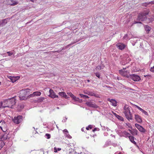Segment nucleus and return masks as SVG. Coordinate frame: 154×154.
Listing matches in <instances>:
<instances>
[{
    "label": "nucleus",
    "mask_w": 154,
    "mask_h": 154,
    "mask_svg": "<svg viewBox=\"0 0 154 154\" xmlns=\"http://www.w3.org/2000/svg\"><path fill=\"white\" fill-rule=\"evenodd\" d=\"M16 78H17V79H18L20 78V77L19 76H17Z\"/></svg>",
    "instance_id": "nucleus-60"
},
{
    "label": "nucleus",
    "mask_w": 154,
    "mask_h": 154,
    "mask_svg": "<svg viewBox=\"0 0 154 154\" xmlns=\"http://www.w3.org/2000/svg\"><path fill=\"white\" fill-rule=\"evenodd\" d=\"M87 81L88 82H90V81L88 79L87 80Z\"/></svg>",
    "instance_id": "nucleus-57"
},
{
    "label": "nucleus",
    "mask_w": 154,
    "mask_h": 154,
    "mask_svg": "<svg viewBox=\"0 0 154 154\" xmlns=\"http://www.w3.org/2000/svg\"><path fill=\"white\" fill-rule=\"evenodd\" d=\"M135 125V126L140 131L142 132H144L145 131V129L142 126L138 124H136Z\"/></svg>",
    "instance_id": "nucleus-11"
},
{
    "label": "nucleus",
    "mask_w": 154,
    "mask_h": 154,
    "mask_svg": "<svg viewBox=\"0 0 154 154\" xmlns=\"http://www.w3.org/2000/svg\"><path fill=\"white\" fill-rule=\"evenodd\" d=\"M135 119L138 122L140 123L142 122L141 117L138 115H135Z\"/></svg>",
    "instance_id": "nucleus-13"
},
{
    "label": "nucleus",
    "mask_w": 154,
    "mask_h": 154,
    "mask_svg": "<svg viewBox=\"0 0 154 154\" xmlns=\"http://www.w3.org/2000/svg\"><path fill=\"white\" fill-rule=\"evenodd\" d=\"M108 101L112 103V106H116V105H117L116 101L115 99H110L109 98L108 99Z\"/></svg>",
    "instance_id": "nucleus-14"
},
{
    "label": "nucleus",
    "mask_w": 154,
    "mask_h": 154,
    "mask_svg": "<svg viewBox=\"0 0 154 154\" xmlns=\"http://www.w3.org/2000/svg\"><path fill=\"white\" fill-rule=\"evenodd\" d=\"M118 154H122L121 152H119Z\"/></svg>",
    "instance_id": "nucleus-64"
},
{
    "label": "nucleus",
    "mask_w": 154,
    "mask_h": 154,
    "mask_svg": "<svg viewBox=\"0 0 154 154\" xmlns=\"http://www.w3.org/2000/svg\"><path fill=\"white\" fill-rule=\"evenodd\" d=\"M101 66V67H103H103H104V66H103V65H101V66Z\"/></svg>",
    "instance_id": "nucleus-61"
},
{
    "label": "nucleus",
    "mask_w": 154,
    "mask_h": 154,
    "mask_svg": "<svg viewBox=\"0 0 154 154\" xmlns=\"http://www.w3.org/2000/svg\"><path fill=\"white\" fill-rule=\"evenodd\" d=\"M148 20H149V22H152L154 20V16L152 15L150 17H149Z\"/></svg>",
    "instance_id": "nucleus-26"
},
{
    "label": "nucleus",
    "mask_w": 154,
    "mask_h": 154,
    "mask_svg": "<svg viewBox=\"0 0 154 154\" xmlns=\"http://www.w3.org/2000/svg\"><path fill=\"white\" fill-rule=\"evenodd\" d=\"M5 145V143L3 141L0 140V149H1L3 146Z\"/></svg>",
    "instance_id": "nucleus-23"
},
{
    "label": "nucleus",
    "mask_w": 154,
    "mask_h": 154,
    "mask_svg": "<svg viewBox=\"0 0 154 154\" xmlns=\"http://www.w3.org/2000/svg\"><path fill=\"white\" fill-rule=\"evenodd\" d=\"M11 2L13 3L11 5H17L18 3L16 1L14 2L13 0H11Z\"/></svg>",
    "instance_id": "nucleus-32"
},
{
    "label": "nucleus",
    "mask_w": 154,
    "mask_h": 154,
    "mask_svg": "<svg viewBox=\"0 0 154 154\" xmlns=\"http://www.w3.org/2000/svg\"><path fill=\"white\" fill-rule=\"evenodd\" d=\"M131 107L127 105H125L124 107V113L126 118L128 120H132L133 118L131 113L130 112Z\"/></svg>",
    "instance_id": "nucleus-2"
},
{
    "label": "nucleus",
    "mask_w": 154,
    "mask_h": 154,
    "mask_svg": "<svg viewBox=\"0 0 154 154\" xmlns=\"http://www.w3.org/2000/svg\"><path fill=\"white\" fill-rule=\"evenodd\" d=\"M49 94L48 96L52 98H55L56 97H58V96L56 95L54 91L52 89H50L49 91Z\"/></svg>",
    "instance_id": "nucleus-10"
},
{
    "label": "nucleus",
    "mask_w": 154,
    "mask_h": 154,
    "mask_svg": "<svg viewBox=\"0 0 154 154\" xmlns=\"http://www.w3.org/2000/svg\"><path fill=\"white\" fill-rule=\"evenodd\" d=\"M109 143H110L109 142H108V141L106 142L104 145V147H106V146H108L109 145Z\"/></svg>",
    "instance_id": "nucleus-36"
},
{
    "label": "nucleus",
    "mask_w": 154,
    "mask_h": 154,
    "mask_svg": "<svg viewBox=\"0 0 154 154\" xmlns=\"http://www.w3.org/2000/svg\"><path fill=\"white\" fill-rule=\"evenodd\" d=\"M145 29L146 31L149 32L150 31V30L151 29V28L149 26L147 25L145 27Z\"/></svg>",
    "instance_id": "nucleus-25"
},
{
    "label": "nucleus",
    "mask_w": 154,
    "mask_h": 154,
    "mask_svg": "<svg viewBox=\"0 0 154 154\" xmlns=\"http://www.w3.org/2000/svg\"><path fill=\"white\" fill-rule=\"evenodd\" d=\"M86 130H89V127H88H88H86Z\"/></svg>",
    "instance_id": "nucleus-53"
},
{
    "label": "nucleus",
    "mask_w": 154,
    "mask_h": 154,
    "mask_svg": "<svg viewBox=\"0 0 154 154\" xmlns=\"http://www.w3.org/2000/svg\"><path fill=\"white\" fill-rule=\"evenodd\" d=\"M116 46L119 49L122 50L124 49L125 47V45L122 43H119L116 45Z\"/></svg>",
    "instance_id": "nucleus-12"
},
{
    "label": "nucleus",
    "mask_w": 154,
    "mask_h": 154,
    "mask_svg": "<svg viewBox=\"0 0 154 154\" xmlns=\"http://www.w3.org/2000/svg\"><path fill=\"white\" fill-rule=\"evenodd\" d=\"M106 127H105V126L102 127V129L103 130H106Z\"/></svg>",
    "instance_id": "nucleus-49"
},
{
    "label": "nucleus",
    "mask_w": 154,
    "mask_h": 154,
    "mask_svg": "<svg viewBox=\"0 0 154 154\" xmlns=\"http://www.w3.org/2000/svg\"><path fill=\"white\" fill-rule=\"evenodd\" d=\"M7 23V20L6 19L2 20V22L0 23V26H4Z\"/></svg>",
    "instance_id": "nucleus-16"
},
{
    "label": "nucleus",
    "mask_w": 154,
    "mask_h": 154,
    "mask_svg": "<svg viewBox=\"0 0 154 154\" xmlns=\"http://www.w3.org/2000/svg\"><path fill=\"white\" fill-rule=\"evenodd\" d=\"M103 69V67H101L100 66H97L95 68L96 70H100L101 69Z\"/></svg>",
    "instance_id": "nucleus-34"
},
{
    "label": "nucleus",
    "mask_w": 154,
    "mask_h": 154,
    "mask_svg": "<svg viewBox=\"0 0 154 154\" xmlns=\"http://www.w3.org/2000/svg\"><path fill=\"white\" fill-rule=\"evenodd\" d=\"M66 99H67L68 98V97L66 95H66H65L64 96V97Z\"/></svg>",
    "instance_id": "nucleus-50"
},
{
    "label": "nucleus",
    "mask_w": 154,
    "mask_h": 154,
    "mask_svg": "<svg viewBox=\"0 0 154 154\" xmlns=\"http://www.w3.org/2000/svg\"><path fill=\"white\" fill-rule=\"evenodd\" d=\"M113 114H114V115L116 117L117 116H118V115H117L116 113H114V112H113Z\"/></svg>",
    "instance_id": "nucleus-52"
},
{
    "label": "nucleus",
    "mask_w": 154,
    "mask_h": 154,
    "mask_svg": "<svg viewBox=\"0 0 154 154\" xmlns=\"http://www.w3.org/2000/svg\"><path fill=\"white\" fill-rule=\"evenodd\" d=\"M79 95L81 97L84 99L88 98L89 97L88 96L82 94H80Z\"/></svg>",
    "instance_id": "nucleus-22"
},
{
    "label": "nucleus",
    "mask_w": 154,
    "mask_h": 154,
    "mask_svg": "<svg viewBox=\"0 0 154 154\" xmlns=\"http://www.w3.org/2000/svg\"><path fill=\"white\" fill-rule=\"evenodd\" d=\"M154 3L153 2H149L148 3L145 2L144 3H143L142 4L143 6L146 7L147 5L149 4H152Z\"/></svg>",
    "instance_id": "nucleus-20"
},
{
    "label": "nucleus",
    "mask_w": 154,
    "mask_h": 154,
    "mask_svg": "<svg viewBox=\"0 0 154 154\" xmlns=\"http://www.w3.org/2000/svg\"><path fill=\"white\" fill-rule=\"evenodd\" d=\"M122 136H124L125 137H129V136H130V134L125 131H124L122 132Z\"/></svg>",
    "instance_id": "nucleus-15"
},
{
    "label": "nucleus",
    "mask_w": 154,
    "mask_h": 154,
    "mask_svg": "<svg viewBox=\"0 0 154 154\" xmlns=\"http://www.w3.org/2000/svg\"><path fill=\"white\" fill-rule=\"evenodd\" d=\"M131 128L132 129V132L131 133L132 134V135H137V133L138 132V131L135 128L132 129V128L131 127Z\"/></svg>",
    "instance_id": "nucleus-17"
},
{
    "label": "nucleus",
    "mask_w": 154,
    "mask_h": 154,
    "mask_svg": "<svg viewBox=\"0 0 154 154\" xmlns=\"http://www.w3.org/2000/svg\"><path fill=\"white\" fill-rule=\"evenodd\" d=\"M67 137L69 138V139H70L72 138V137L69 134H68L67 135Z\"/></svg>",
    "instance_id": "nucleus-47"
},
{
    "label": "nucleus",
    "mask_w": 154,
    "mask_h": 154,
    "mask_svg": "<svg viewBox=\"0 0 154 154\" xmlns=\"http://www.w3.org/2000/svg\"><path fill=\"white\" fill-rule=\"evenodd\" d=\"M6 135L4 134L3 135V136L2 137L1 139H3V140H5L7 139V137H6Z\"/></svg>",
    "instance_id": "nucleus-38"
},
{
    "label": "nucleus",
    "mask_w": 154,
    "mask_h": 154,
    "mask_svg": "<svg viewBox=\"0 0 154 154\" xmlns=\"http://www.w3.org/2000/svg\"><path fill=\"white\" fill-rule=\"evenodd\" d=\"M68 154H79V153H77L72 149H69L68 152Z\"/></svg>",
    "instance_id": "nucleus-19"
},
{
    "label": "nucleus",
    "mask_w": 154,
    "mask_h": 154,
    "mask_svg": "<svg viewBox=\"0 0 154 154\" xmlns=\"http://www.w3.org/2000/svg\"><path fill=\"white\" fill-rule=\"evenodd\" d=\"M88 127L90 129H91L93 127L92 125H88Z\"/></svg>",
    "instance_id": "nucleus-45"
},
{
    "label": "nucleus",
    "mask_w": 154,
    "mask_h": 154,
    "mask_svg": "<svg viewBox=\"0 0 154 154\" xmlns=\"http://www.w3.org/2000/svg\"><path fill=\"white\" fill-rule=\"evenodd\" d=\"M45 137L48 139H49L51 137V135L49 134H46L45 135Z\"/></svg>",
    "instance_id": "nucleus-33"
},
{
    "label": "nucleus",
    "mask_w": 154,
    "mask_h": 154,
    "mask_svg": "<svg viewBox=\"0 0 154 154\" xmlns=\"http://www.w3.org/2000/svg\"><path fill=\"white\" fill-rule=\"evenodd\" d=\"M30 90L29 88L23 89L20 91L19 98L20 100H23L26 99V96L29 94Z\"/></svg>",
    "instance_id": "nucleus-3"
},
{
    "label": "nucleus",
    "mask_w": 154,
    "mask_h": 154,
    "mask_svg": "<svg viewBox=\"0 0 154 154\" xmlns=\"http://www.w3.org/2000/svg\"><path fill=\"white\" fill-rule=\"evenodd\" d=\"M15 99L14 97L11 98H9L5 100V103H6L7 105L6 106H4V107H8L11 108H12V106L15 104Z\"/></svg>",
    "instance_id": "nucleus-4"
},
{
    "label": "nucleus",
    "mask_w": 154,
    "mask_h": 154,
    "mask_svg": "<svg viewBox=\"0 0 154 154\" xmlns=\"http://www.w3.org/2000/svg\"><path fill=\"white\" fill-rule=\"evenodd\" d=\"M128 130L129 131V132H130L131 133V132H132V130H130V129H128Z\"/></svg>",
    "instance_id": "nucleus-55"
},
{
    "label": "nucleus",
    "mask_w": 154,
    "mask_h": 154,
    "mask_svg": "<svg viewBox=\"0 0 154 154\" xmlns=\"http://www.w3.org/2000/svg\"><path fill=\"white\" fill-rule=\"evenodd\" d=\"M126 68H123V70L124 69H126Z\"/></svg>",
    "instance_id": "nucleus-62"
},
{
    "label": "nucleus",
    "mask_w": 154,
    "mask_h": 154,
    "mask_svg": "<svg viewBox=\"0 0 154 154\" xmlns=\"http://www.w3.org/2000/svg\"><path fill=\"white\" fill-rule=\"evenodd\" d=\"M84 94H88L91 96H94L96 97H97L98 96L96 95L93 91H89L88 90H85L84 91Z\"/></svg>",
    "instance_id": "nucleus-7"
},
{
    "label": "nucleus",
    "mask_w": 154,
    "mask_h": 154,
    "mask_svg": "<svg viewBox=\"0 0 154 154\" xmlns=\"http://www.w3.org/2000/svg\"><path fill=\"white\" fill-rule=\"evenodd\" d=\"M7 53L8 54V56H10L13 54V52H11L10 51L7 52Z\"/></svg>",
    "instance_id": "nucleus-39"
},
{
    "label": "nucleus",
    "mask_w": 154,
    "mask_h": 154,
    "mask_svg": "<svg viewBox=\"0 0 154 154\" xmlns=\"http://www.w3.org/2000/svg\"><path fill=\"white\" fill-rule=\"evenodd\" d=\"M63 132H66V133H68V131L66 129H65L63 131Z\"/></svg>",
    "instance_id": "nucleus-44"
},
{
    "label": "nucleus",
    "mask_w": 154,
    "mask_h": 154,
    "mask_svg": "<svg viewBox=\"0 0 154 154\" xmlns=\"http://www.w3.org/2000/svg\"><path fill=\"white\" fill-rule=\"evenodd\" d=\"M59 94L61 96L64 97L66 95V93L64 92H60L59 93Z\"/></svg>",
    "instance_id": "nucleus-28"
},
{
    "label": "nucleus",
    "mask_w": 154,
    "mask_h": 154,
    "mask_svg": "<svg viewBox=\"0 0 154 154\" xmlns=\"http://www.w3.org/2000/svg\"><path fill=\"white\" fill-rule=\"evenodd\" d=\"M86 104L88 106L93 108H97L98 106L94 102L91 101H88L86 102Z\"/></svg>",
    "instance_id": "nucleus-8"
},
{
    "label": "nucleus",
    "mask_w": 154,
    "mask_h": 154,
    "mask_svg": "<svg viewBox=\"0 0 154 154\" xmlns=\"http://www.w3.org/2000/svg\"><path fill=\"white\" fill-rule=\"evenodd\" d=\"M127 37V35H125V36H124V38H125Z\"/></svg>",
    "instance_id": "nucleus-58"
},
{
    "label": "nucleus",
    "mask_w": 154,
    "mask_h": 154,
    "mask_svg": "<svg viewBox=\"0 0 154 154\" xmlns=\"http://www.w3.org/2000/svg\"><path fill=\"white\" fill-rule=\"evenodd\" d=\"M54 152H57V148H56V147L54 148Z\"/></svg>",
    "instance_id": "nucleus-46"
},
{
    "label": "nucleus",
    "mask_w": 154,
    "mask_h": 154,
    "mask_svg": "<svg viewBox=\"0 0 154 154\" xmlns=\"http://www.w3.org/2000/svg\"><path fill=\"white\" fill-rule=\"evenodd\" d=\"M121 64H122V65H125V63H124V64L123 63V62H121Z\"/></svg>",
    "instance_id": "nucleus-59"
},
{
    "label": "nucleus",
    "mask_w": 154,
    "mask_h": 154,
    "mask_svg": "<svg viewBox=\"0 0 154 154\" xmlns=\"http://www.w3.org/2000/svg\"><path fill=\"white\" fill-rule=\"evenodd\" d=\"M99 130V128H95L92 131L93 132H94L95 131H98Z\"/></svg>",
    "instance_id": "nucleus-42"
},
{
    "label": "nucleus",
    "mask_w": 154,
    "mask_h": 154,
    "mask_svg": "<svg viewBox=\"0 0 154 154\" xmlns=\"http://www.w3.org/2000/svg\"><path fill=\"white\" fill-rule=\"evenodd\" d=\"M34 92V94H35V96H40L41 94V93L40 92H39V91H35V92Z\"/></svg>",
    "instance_id": "nucleus-24"
},
{
    "label": "nucleus",
    "mask_w": 154,
    "mask_h": 154,
    "mask_svg": "<svg viewBox=\"0 0 154 154\" xmlns=\"http://www.w3.org/2000/svg\"><path fill=\"white\" fill-rule=\"evenodd\" d=\"M95 75L97 77L99 78H100V75L99 72H96L95 73Z\"/></svg>",
    "instance_id": "nucleus-41"
},
{
    "label": "nucleus",
    "mask_w": 154,
    "mask_h": 154,
    "mask_svg": "<svg viewBox=\"0 0 154 154\" xmlns=\"http://www.w3.org/2000/svg\"><path fill=\"white\" fill-rule=\"evenodd\" d=\"M80 39H78V40L76 39L75 40V41L74 42H72L71 44L68 45L67 46L68 47H69L70 46L74 44L75 43L79 41H80Z\"/></svg>",
    "instance_id": "nucleus-29"
},
{
    "label": "nucleus",
    "mask_w": 154,
    "mask_h": 154,
    "mask_svg": "<svg viewBox=\"0 0 154 154\" xmlns=\"http://www.w3.org/2000/svg\"><path fill=\"white\" fill-rule=\"evenodd\" d=\"M5 103V102L3 103L2 102H1L0 103V108H5L6 107H4V106H6V105H5V104H4V105H3V103Z\"/></svg>",
    "instance_id": "nucleus-27"
},
{
    "label": "nucleus",
    "mask_w": 154,
    "mask_h": 154,
    "mask_svg": "<svg viewBox=\"0 0 154 154\" xmlns=\"http://www.w3.org/2000/svg\"><path fill=\"white\" fill-rule=\"evenodd\" d=\"M67 94L70 96L72 99L75 97L74 95L71 92H68Z\"/></svg>",
    "instance_id": "nucleus-30"
},
{
    "label": "nucleus",
    "mask_w": 154,
    "mask_h": 154,
    "mask_svg": "<svg viewBox=\"0 0 154 154\" xmlns=\"http://www.w3.org/2000/svg\"><path fill=\"white\" fill-rule=\"evenodd\" d=\"M61 149L60 148H58L57 149V151H60V150H61Z\"/></svg>",
    "instance_id": "nucleus-54"
},
{
    "label": "nucleus",
    "mask_w": 154,
    "mask_h": 154,
    "mask_svg": "<svg viewBox=\"0 0 154 154\" xmlns=\"http://www.w3.org/2000/svg\"><path fill=\"white\" fill-rule=\"evenodd\" d=\"M45 100V98L43 97H40L38 98L37 99V102L40 103L43 101Z\"/></svg>",
    "instance_id": "nucleus-21"
},
{
    "label": "nucleus",
    "mask_w": 154,
    "mask_h": 154,
    "mask_svg": "<svg viewBox=\"0 0 154 154\" xmlns=\"http://www.w3.org/2000/svg\"><path fill=\"white\" fill-rule=\"evenodd\" d=\"M135 106H136V107L138 109H139L142 112L144 110L143 109H142V108H140L139 106L136 105H135Z\"/></svg>",
    "instance_id": "nucleus-35"
},
{
    "label": "nucleus",
    "mask_w": 154,
    "mask_h": 154,
    "mask_svg": "<svg viewBox=\"0 0 154 154\" xmlns=\"http://www.w3.org/2000/svg\"><path fill=\"white\" fill-rule=\"evenodd\" d=\"M81 130H82V131H84V128H82L81 129Z\"/></svg>",
    "instance_id": "nucleus-56"
},
{
    "label": "nucleus",
    "mask_w": 154,
    "mask_h": 154,
    "mask_svg": "<svg viewBox=\"0 0 154 154\" xmlns=\"http://www.w3.org/2000/svg\"><path fill=\"white\" fill-rule=\"evenodd\" d=\"M142 112L145 115H148V114L147 112L145 111V110H143V112Z\"/></svg>",
    "instance_id": "nucleus-43"
},
{
    "label": "nucleus",
    "mask_w": 154,
    "mask_h": 154,
    "mask_svg": "<svg viewBox=\"0 0 154 154\" xmlns=\"http://www.w3.org/2000/svg\"><path fill=\"white\" fill-rule=\"evenodd\" d=\"M149 10H146L142 12L139 13L137 20L134 21L133 24L142 23V22L146 20L147 19L146 16L149 14Z\"/></svg>",
    "instance_id": "nucleus-1"
},
{
    "label": "nucleus",
    "mask_w": 154,
    "mask_h": 154,
    "mask_svg": "<svg viewBox=\"0 0 154 154\" xmlns=\"http://www.w3.org/2000/svg\"><path fill=\"white\" fill-rule=\"evenodd\" d=\"M128 138L131 142L134 144H136V142L134 140V138L133 136H129Z\"/></svg>",
    "instance_id": "nucleus-18"
},
{
    "label": "nucleus",
    "mask_w": 154,
    "mask_h": 154,
    "mask_svg": "<svg viewBox=\"0 0 154 154\" xmlns=\"http://www.w3.org/2000/svg\"><path fill=\"white\" fill-rule=\"evenodd\" d=\"M22 120V116H15L13 119V121L14 123L18 124L21 122Z\"/></svg>",
    "instance_id": "nucleus-5"
},
{
    "label": "nucleus",
    "mask_w": 154,
    "mask_h": 154,
    "mask_svg": "<svg viewBox=\"0 0 154 154\" xmlns=\"http://www.w3.org/2000/svg\"><path fill=\"white\" fill-rule=\"evenodd\" d=\"M106 130L107 131H110V130L109 129V128L107 127H106Z\"/></svg>",
    "instance_id": "nucleus-48"
},
{
    "label": "nucleus",
    "mask_w": 154,
    "mask_h": 154,
    "mask_svg": "<svg viewBox=\"0 0 154 154\" xmlns=\"http://www.w3.org/2000/svg\"><path fill=\"white\" fill-rule=\"evenodd\" d=\"M21 108H23V106H21Z\"/></svg>",
    "instance_id": "nucleus-63"
},
{
    "label": "nucleus",
    "mask_w": 154,
    "mask_h": 154,
    "mask_svg": "<svg viewBox=\"0 0 154 154\" xmlns=\"http://www.w3.org/2000/svg\"><path fill=\"white\" fill-rule=\"evenodd\" d=\"M116 117L119 119L121 121H123L124 120L123 118L122 117H121V116H119V115H118V116H117Z\"/></svg>",
    "instance_id": "nucleus-31"
},
{
    "label": "nucleus",
    "mask_w": 154,
    "mask_h": 154,
    "mask_svg": "<svg viewBox=\"0 0 154 154\" xmlns=\"http://www.w3.org/2000/svg\"><path fill=\"white\" fill-rule=\"evenodd\" d=\"M79 99V98H77L75 96V97H73L72 99L74 100L75 101H78Z\"/></svg>",
    "instance_id": "nucleus-37"
},
{
    "label": "nucleus",
    "mask_w": 154,
    "mask_h": 154,
    "mask_svg": "<svg viewBox=\"0 0 154 154\" xmlns=\"http://www.w3.org/2000/svg\"><path fill=\"white\" fill-rule=\"evenodd\" d=\"M78 102H79L80 103H81L82 102V100L81 99H79V100Z\"/></svg>",
    "instance_id": "nucleus-51"
},
{
    "label": "nucleus",
    "mask_w": 154,
    "mask_h": 154,
    "mask_svg": "<svg viewBox=\"0 0 154 154\" xmlns=\"http://www.w3.org/2000/svg\"><path fill=\"white\" fill-rule=\"evenodd\" d=\"M34 96H35V94H34V92H33V93L30 94L28 96V97L29 98H30L31 97H33Z\"/></svg>",
    "instance_id": "nucleus-40"
},
{
    "label": "nucleus",
    "mask_w": 154,
    "mask_h": 154,
    "mask_svg": "<svg viewBox=\"0 0 154 154\" xmlns=\"http://www.w3.org/2000/svg\"><path fill=\"white\" fill-rule=\"evenodd\" d=\"M130 78L135 82L139 81L141 79L140 76L135 74L130 75Z\"/></svg>",
    "instance_id": "nucleus-6"
},
{
    "label": "nucleus",
    "mask_w": 154,
    "mask_h": 154,
    "mask_svg": "<svg viewBox=\"0 0 154 154\" xmlns=\"http://www.w3.org/2000/svg\"><path fill=\"white\" fill-rule=\"evenodd\" d=\"M119 72L123 76L125 77H126L130 78V75H128L127 74V72H128V71H124L123 70L121 69L119 70Z\"/></svg>",
    "instance_id": "nucleus-9"
}]
</instances>
